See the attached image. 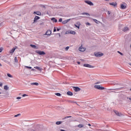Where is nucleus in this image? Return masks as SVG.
I'll list each match as a JSON object with an SVG mask.
<instances>
[{"label":"nucleus","mask_w":131,"mask_h":131,"mask_svg":"<svg viewBox=\"0 0 131 131\" xmlns=\"http://www.w3.org/2000/svg\"><path fill=\"white\" fill-rule=\"evenodd\" d=\"M95 89H97V90H105V88L101 86L100 85H94Z\"/></svg>","instance_id":"f257e3e1"},{"label":"nucleus","mask_w":131,"mask_h":131,"mask_svg":"<svg viewBox=\"0 0 131 131\" xmlns=\"http://www.w3.org/2000/svg\"><path fill=\"white\" fill-rule=\"evenodd\" d=\"M94 55L95 57L100 58V57H102V56H103V55L104 54L103 53H101V52H98V53H94Z\"/></svg>","instance_id":"f03ea898"},{"label":"nucleus","mask_w":131,"mask_h":131,"mask_svg":"<svg viewBox=\"0 0 131 131\" xmlns=\"http://www.w3.org/2000/svg\"><path fill=\"white\" fill-rule=\"evenodd\" d=\"M35 53H36L37 54H38V55H46V53H45V52L43 51H41L39 50H36L35 51Z\"/></svg>","instance_id":"7ed1b4c3"},{"label":"nucleus","mask_w":131,"mask_h":131,"mask_svg":"<svg viewBox=\"0 0 131 131\" xmlns=\"http://www.w3.org/2000/svg\"><path fill=\"white\" fill-rule=\"evenodd\" d=\"M73 88L75 92H80L81 89L78 86H73Z\"/></svg>","instance_id":"20e7f679"},{"label":"nucleus","mask_w":131,"mask_h":131,"mask_svg":"<svg viewBox=\"0 0 131 131\" xmlns=\"http://www.w3.org/2000/svg\"><path fill=\"white\" fill-rule=\"evenodd\" d=\"M83 66L84 67H87L88 68H94V66L88 63L84 64Z\"/></svg>","instance_id":"39448f33"},{"label":"nucleus","mask_w":131,"mask_h":131,"mask_svg":"<svg viewBox=\"0 0 131 131\" xmlns=\"http://www.w3.org/2000/svg\"><path fill=\"white\" fill-rule=\"evenodd\" d=\"M85 50H86V49L85 48L82 47V46L80 47L79 48V51H80V52H84Z\"/></svg>","instance_id":"423d86ee"},{"label":"nucleus","mask_w":131,"mask_h":131,"mask_svg":"<svg viewBox=\"0 0 131 131\" xmlns=\"http://www.w3.org/2000/svg\"><path fill=\"white\" fill-rule=\"evenodd\" d=\"M85 3L90 6H94V4H93L92 2L90 1H85Z\"/></svg>","instance_id":"0eeeda50"},{"label":"nucleus","mask_w":131,"mask_h":131,"mask_svg":"<svg viewBox=\"0 0 131 131\" xmlns=\"http://www.w3.org/2000/svg\"><path fill=\"white\" fill-rule=\"evenodd\" d=\"M114 112L115 114L117 115V116H122V114H121V113H119L118 111H115Z\"/></svg>","instance_id":"6e6552de"},{"label":"nucleus","mask_w":131,"mask_h":131,"mask_svg":"<svg viewBox=\"0 0 131 131\" xmlns=\"http://www.w3.org/2000/svg\"><path fill=\"white\" fill-rule=\"evenodd\" d=\"M122 30L124 31V32H126L129 30V29L127 27H125L122 29Z\"/></svg>","instance_id":"1a4fd4ad"},{"label":"nucleus","mask_w":131,"mask_h":131,"mask_svg":"<svg viewBox=\"0 0 131 131\" xmlns=\"http://www.w3.org/2000/svg\"><path fill=\"white\" fill-rule=\"evenodd\" d=\"M110 5L111 6H112L113 7H116V6H117V3L116 2L110 3Z\"/></svg>","instance_id":"9d476101"},{"label":"nucleus","mask_w":131,"mask_h":131,"mask_svg":"<svg viewBox=\"0 0 131 131\" xmlns=\"http://www.w3.org/2000/svg\"><path fill=\"white\" fill-rule=\"evenodd\" d=\"M80 25V23L79 22H77L76 23V24H75L74 26H75V27H76L77 28H78V29H79V26Z\"/></svg>","instance_id":"9b49d317"},{"label":"nucleus","mask_w":131,"mask_h":131,"mask_svg":"<svg viewBox=\"0 0 131 131\" xmlns=\"http://www.w3.org/2000/svg\"><path fill=\"white\" fill-rule=\"evenodd\" d=\"M121 9L122 10H125V9H126V6L124 5V4H121Z\"/></svg>","instance_id":"f8f14e48"},{"label":"nucleus","mask_w":131,"mask_h":131,"mask_svg":"<svg viewBox=\"0 0 131 131\" xmlns=\"http://www.w3.org/2000/svg\"><path fill=\"white\" fill-rule=\"evenodd\" d=\"M30 47L33 49H35L36 50H38V47H36L35 45H30Z\"/></svg>","instance_id":"ddd939ff"},{"label":"nucleus","mask_w":131,"mask_h":131,"mask_svg":"<svg viewBox=\"0 0 131 131\" xmlns=\"http://www.w3.org/2000/svg\"><path fill=\"white\" fill-rule=\"evenodd\" d=\"M15 50H16V48H13V49H12L9 51L10 54H13V53H14V52H15Z\"/></svg>","instance_id":"4468645a"},{"label":"nucleus","mask_w":131,"mask_h":131,"mask_svg":"<svg viewBox=\"0 0 131 131\" xmlns=\"http://www.w3.org/2000/svg\"><path fill=\"white\" fill-rule=\"evenodd\" d=\"M40 18L39 16H36L34 19V22L33 23H35L37 20H38Z\"/></svg>","instance_id":"2eb2a0df"},{"label":"nucleus","mask_w":131,"mask_h":131,"mask_svg":"<svg viewBox=\"0 0 131 131\" xmlns=\"http://www.w3.org/2000/svg\"><path fill=\"white\" fill-rule=\"evenodd\" d=\"M51 34H47V33H45V34H44L43 35V36L44 37H49V36H51Z\"/></svg>","instance_id":"dca6fc26"},{"label":"nucleus","mask_w":131,"mask_h":131,"mask_svg":"<svg viewBox=\"0 0 131 131\" xmlns=\"http://www.w3.org/2000/svg\"><path fill=\"white\" fill-rule=\"evenodd\" d=\"M51 21H53V22H55V23H57V22H58V20L55 17L52 18Z\"/></svg>","instance_id":"f3484780"},{"label":"nucleus","mask_w":131,"mask_h":131,"mask_svg":"<svg viewBox=\"0 0 131 131\" xmlns=\"http://www.w3.org/2000/svg\"><path fill=\"white\" fill-rule=\"evenodd\" d=\"M57 37H63V35L62 34L57 33L56 34Z\"/></svg>","instance_id":"a211bd4d"},{"label":"nucleus","mask_w":131,"mask_h":131,"mask_svg":"<svg viewBox=\"0 0 131 131\" xmlns=\"http://www.w3.org/2000/svg\"><path fill=\"white\" fill-rule=\"evenodd\" d=\"M67 94L68 96H73V93L70 91H68Z\"/></svg>","instance_id":"6ab92c4d"},{"label":"nucleus","mask_w":131,"mask_h":131,"mask_svg":"<svg viewBox=\"0 0 131 131\" xmlns=\"http://www.w3.org/2000/svg\"><path fill=\"white\" fill-rule=\"evenodd\" d=\"M34 68H35V69H37V70H39V71L42 70V69L39 67H34Z\"/></svg>","instance_id":"aec40b11"},{"label":"nucleus","mask_w":131,"mask_h":131,"mask_svg":"<svg viewBox=\"0 0 131 131\" xmlns=\"http://www.w3.org/2000/svg\"><path fill=\"white\" fill-rule=\"evenodd\" d=\"M31 85H38V83L37 82H34L31 83Z\"/></svg>","instance_id":"412c9836"},{"label":"nucleus","mask_w":131,"mask_h":131,"mask_svg":"<svg viewBox=\"0 0 131 131\" xmlns=\"http://www.w3.org/2000/svg\"><path fill=\"white\" fill-rule=\"evenodd\" d=\"M34 14H36V15H38V16H40V15L41 14V13H40V12H38V11H37L36 12H34Z\"/></svg>","instance_id":"4be33fe9"},{"label":"nucleus","mask_w":131,"mask_h":131,"mask_svg":"<svg viewBox=\"0 0 131 131\" xmlns=\"http://www.w3.org/2000/svg\"><path fill=\"white\" fill-rule=\"evenodd\" d=\"M81 15H86V16H90V14H89V13H86V12H84L81 13Z\"/></svg>","instance_id":"5701e85b"},{"label":"nucleus","mask_w":131,"mask_h":131,"mask_svg":"<svg viewBox=\"0 0 131 131\" xmlns=\"http://www.w3.org/2000/svg\"><path fill=\"white\" fill-rule=\"evenodd\" d=\"M93 21H94V22H95V23H96L97 24H98L99 23H100V21H99L97 19H93Z\"/></svg>","instance_id":"b1692460"},{"label":"nucleus","mask_w":131,"mask_h":131,"mask_svg":"<svg viewBox=\"0 0 131 131\" xmlns=\"http://www.w3.org/2000/svg\"><path fill=\"white\" fill-rule=\"evenodd\" d=\"M7 76H8V77H10V78H13V76L12 75H11V74H7Z\"/></svg>","instance_id":"393cba45"},{"label":"nucleus","mask_w":131,"mask_h":131,"mask_svg":"<svg viewBox=\"0 0 131 131\" xmlns=\"http://www.w3.org/2000/svg\"><path fill=\"white\" fill-rule=\"evenodd\" d=\"M4 90H5L6 91H8V90H9V87H8V85L4 86Z\"/></svg>","instance_id":"a878e982"},{"label":"nucleus","mask_w":131,"mask_h":131,"mask_svg":"<svg viewBox=\"0 0 131 131\" xmlns=\"http://www.w3.org/2000/svg\"><path fill=\"white\" fill-rule=\"evenodd\" d=\"M61 123H62V121H57L56 122V124H57V125H59V124H61Z\"/></svg>","instance_id":"bb28decb"},{"label":"nucleus","mask_w":131,"mask_h":131,"mask_svg":"<svg viewBox=\"0 0 131 131\" xmlns=\"http://www.w3.org/2000/svg\"><path fill=\"white\" fill-rule=\"evenodd\" d=\"M14 61L15 62V63H18V59L17 58V57H15L14 58Z\"/></svg>","instance_id":"cd10ccee"},{"label":"nucleus","mask_w":131,"mask_h":131,"mask_svg":"<svg viewBox=\"0 0 131 131\" xmlns=\"http://www.w3.org/2000/svg\"><path fill=\"white\" fill-rule=\"evenodd\" d=\"M46 33H52V31L51 30H48L47 31Z\"/></svg>","instance_id":"c85d7f7f"},{"label":"nucleus","mask_w":131,"mask_h":131,"mask_svg":"<svg viewBox=\"0 0 131 131\" xmlns=\"http://www.w3.org/2000/svg\"><path fill=\"white\" fill-rule=\"evenodd\" d=\"M83 126H84V125L82 124H79L78 125V127H80V128L83 127Z\"/></svg>","instance_id":"c756f323"},{"label":"nucleus","mask_w":131,"mask_h":131,"mask_svg":"<svg viewBox=\"0 0 131 131\" xmlns=\"http://www.w3.org/2000/svg\"><path fill=\"white\" fill-rule=\"evenodd\" d=\"M71 116H67L63 118V119H67V118H71Z\"/></svg>","instance_id":"7c9ffc66"},{"label":"nucleus","mask_w":131,"mask_h":131,"mask_svg":"<svg viewBox=\"0 0 131 131\" xmlns=\"http://www.w3.org/2000/svg\"><path fill=\"white\" fill-rule=\"evenodd\" d=\"M56 96H57L58 97H61V94L60 93H56Z\"/></svg>","instance_id":"2f4dec72"},{"label":"nucleus","mask_w":131,"mask_h":131,"mask_svg":"<svg viewBox=\"0 0 131 131\" xmlns=\"http://www.w3.org/2000/svg\"><path fill=\"white\" fill-rule=\"evenodd\" d=\"M117 53H118V54H120L121 56H123V53L120 52V51H117Z\"/></svg>","instance_id":"473e14b6"},{"label":"nucleus","mask_w":131,"mask_h":131,"mask_svg":"<svg viewBox=\"0 0 131 131\" xmlns=\"http://www.w3.org/2000/svg\"><path fill=\"white\" fill-rule=\"evenodd\" d=\"M25 68H28V69H32V67H31L25 66Z\"/></svg>","instance_id":"72a5a7b5"},{"label":"nucleus","mask_w":131,"mask_h":131,"mask_svg":"<svg viewBox=\"0 0 131 131\" xmlns=\"http://www.w3.org/2000/svg\"><path fill=\"white\" fill-rule=\"evenodd\" d=\"M68 33H75V31H71L70 32H68Z\"/></svg>","instance_id":"f704fd0d"},{"label":"nucleus","mask_w":131,"mask_h":131,"mask_svg":"<svg viewBox=\"0 0 131 131\" xmlns=\"http://www.w3.org/2000/svg\"><path fill=\"white\" fill-rule=\"evenodd\" d=\"M68 22V21H67V20L63 21L62 22V24H66V23H67Z\"/></svg>","instance_id":"c9c22d12"},{"label":"nucleus","mask_w":131,"mask_h":131,"mask_svg":"<svg viewBox=\"0 0 131 131\" xmlns=\"http://www.w3.org/2000/svg\"><path fill=\"white\" fill-rule=\"evenodd\" d=\"M4 62H5V63H7V64H10V62L8 61V60H4Z\"/></svg>","instance_id":"e433bc0d"},{"label":"nucleus","mask_w":131,"mask_h":131,"mask_svg":"<svg viewBox=\"0 0 131 131\" xmlns=\"http://www.w3.org/2000/svg\"><path fill=\"white\" fill-rule=\"evenodd\" d=\"M20 115H21V114H17V115H15V116H14V117H18V116H20Z\"/></svg>","instance_id":"4c0bfd02"},{"label":"nucleus","mask_w":131,"mask_h":131,"mask_svg":"<svg viewBox=\"0 0 131 131\" xmlns=\"http://www.w3.org/2000/svg\"><path fill=\"white\" fill-rule=\"evenodd\" d=\"M69 48H70V47H68V46L67 47L65 48V50H66V51H67L68 50H69Z\"/></svg>","instance_id":"58836bf2"},{"label":"nucleus","mask_w":131,"mask_h":131,"mask_svg":"<svg viewBox=\"0 0 131 131\" xmlns=\"http://www.w3.org/2000/svg\"><path fill=\"white\" fill-rule=\"evenodd\" d=\"M28 95H27V94H24V95H23V97H28Z\"/></svg>","instance_id":"ea45409f"},{"label":"nucleus","mask_w":131,"mask_h":131,"mask_svg":"<svg viewBox=\"0 0 131 131\" xmlns=\"http://www.w3.org/2000/svg\"><path fill=\"white\" fill-rule=\"evenodd\" d=\"M115 90H116V91H120V90H121V88H118Z\"/></svg>","instance_id":"a19ab883"},{"label":"nucleus","mask_w":131,"mask_h":131,"mask_svg":"<svg viewBox=\"0 0 131 131\" xmlns=\"http://www.w3.org/2000/svg\"><path fill=\"white\" fill-rule=\"evenodd\" d=\"M62 21H63V19H62V18H60L59 19V22H62Z\"/></svg>","instance_id":"79ce46f5"},{"label":"nucleus","mask_w":131,"mask_h":131,"mask_svg":"<svg viewBox=\"0 0 131 131\" xmlns=\"http://www.w3.org/2000/svg\"><path fill=\"white\" fill-rule=\"evenodd\" d=\"M57 31V30L56 29V28H54V29L53 30V32H56Z\"/></svg>","instance_id":"37998d69"},{"label":"nucleus","mask_w":131,"mask_h":131,"mask_svg":"<svg viewBox=\"0 0 131 131\" xmlns=\"http://www.w3.org/2000/svg\"><path fill=\"white\" fill-rule=\"evenodd\" d=\"M99 83H101V82H97L95 83V84H99Z\"/></svg>","instance_id":"c03bdc74"},{"label":"nucleus","mask_w":131,"mask_h":131,"mask_svg":"<svg viewBox=\"0 0 131 131\" xmlns=\"http://www.w3.org/2000/svg\"><path fill=\"white\" fill-rule=\"evenodd\" d=\"M86 25H89V26H90L91 24H90L89 23H87Z\"/></svg>","instance_id":"a18cd8bd"},{"label":"nucleus","mask_w":131,"mask_h":131,"mask_svg":"<svg viewBox=\"0 0 131 131\" xmlns=\"http://www.w3.org/2000/svg\"><path fill=\"white\" fill-rule=\"evenodd\" d=\"M61 30V29L57 28V31H60Z\"/></svg>","instance_id":"49530a36"},{"label":"nucleus","mask_w":131,"mask_h":131,"mask_svg":"<svg viewBox=\"0 0 131 131\" xmlns=\"http://www.w3.org/2000/svg\"><path fill=\"white\" fill-rule=\"evenodd\" d=\"M3 52V49L1 48L0 49V53H2Z\"/></svg>","instance_id":"de8ad7c7"},{"label":"nucleus","mask_w":131,"mask_h":131,"mask_svg":"<svg viewBox=\"0 0 131 131\" xmlns=\"http://www.w3.org/2000/svg\"><path fill=\"white\" fill-rule=\"evenodd\" d=\"M107 14H108V15H110V14H111V12H110V11H108Z\"/></svg>","instance_id":"09e8293b"},{"label":"nucleus","mask_w":131,"mask_h":131,"mask_svg":"<svg viewBox=\"0 0 131 131\" xmlns=\"http://www.w3.org/2000/svg\"><path fill=\"white\" fill-rule=\"evenodd\" d=\"M0 86H3V83L0 82Z\"/></svg>","instance_id":"8fccbe9b"},{"label":"nucleus","mask_w":131,"mask_h":131,"mask_svg":"<svg viewBox=\"0 0 131 131\" xmlns=\"http://www.w3.org/2000/svg\"><path fill=\"white\" fill-rule=\"evenodd\" d=\"M16 99L17 100H19L20 99H21V97H17Z\"/></svg>","instance_id":"3c124183"},{"label":"nucleus","mask_w":131,"mask_h":131,"mask_svg":"<svg viewBox=\"0 0 131 131\" xmlns=\"http://www.w3.org/2000/svg\"><path fill=\"white\" fill-rule=\"evenodd\" d=\"M31 71H35V69H32L31 70Z\"/></svg>","instance_id":"603ef678"},{"label":"nucleus","mask_w":131,"mask_h":131,"mask_svg":"<svg viewBox=\"0 0 131 131\" xmlns=\"http://www.w3.org/2000/svg\"><path fill=\"white\" fill-rule=\"evenodd\" d=\"M97 131H102V129H97Z\"/></svg>","instance_id":"864d4df0"},{"label":"nucleus","mask_w":131,"mask_h":131,"mask_svg":"<svg viewBox=\"0 0 131 131\" xmlns=\"http://www.w3.org/2000/svg\"><path fill=\"white\" fill-rule=\"evenodd\" d=\"M71 19H67L66 21H68V22H69L70 21Z\"/></svg>","instance_id":"5fc2aeb1"},{"label":"nucleus","mask_w":131,"mask_h":131,"mask_svg":"<svg viewBox=\"0 0 131 131\" xmlns=\"http://www.w3.org/2000/svg\"><path fill=\"white\" fill-rule=\"evenodd\" d=\"M77 64H78V65H79V64H80V62L78 61V62H77Z\"/></svg>","instance_id":"6e6d98bb"},{"label":"nucleus","mask_w":131,"mask_h":131,"mask_svg":"<svg viewBox=\"0 0 131 131\" xmlns=\"http://www.w3.org/2000/svg\"><path fill=\"white\" fill-rule=\"evenodd\" d=\"M40 25H43V23H41L40 24Z\"/></svg>","instance_id":"4d7b16f0"},{"label":"nucleus","mask_w":131,"mask_h":131,"mask_svg":"<svg viewBox=\"0 0 131 131\" xmlns=\"http://www.w3.org/2000/svg\"><path fill=\"white\" fill-rule=\"evenodd\" d=\"M88 125H89V126H91V125H91V124H89Z\"/></svg>","instance_id":"13d9d810"},{"label":"nucleus","mask_w":131,"mask_h":131,"mask_svg":"<svg viewBox=\"0 0 131 131\" xmlns=\"http://www.w3.org/2000/svg\"><path fill=\"white\" fill-rule=\"evenodd\" d=\"M106 1V2H109V0H104Z\"/></svg>","instance_id":"bf43d9fd"},{"label":"nucleus","mask_w":131,"mask_h":131,"mask_svg":"<svg viewBox=\"0 0 131 131\" xmlns=\"http://www.w3.org/2000/svg\"><path fill=\"white\" fill-rule=\"evenodd\" d=\"M0 66L2 67V63H0Z\"/></svg>","instance_id":"052dcab7"},{"label":"nucleus","mask_w":131,"mask_h":131,"mask_svg":"<svg viewBox=\"0 0 131 131\" xmlns=\"http://www.w3.org/2000/svg\"><path fill=\"white\" fill-rule=\"evenodd\" d=\"M81 16H79L78 18H80Z\"/></svg>","instance_id":"680f3d73"},{"label":"nucleus","mask_w":131,"mask_h":131,"mask_svg":"<svg viewBox=\"0 0 131 131\" xmlns=\"http://www.w3.org/2000/svg\"><path fill=\"white\" fill-rule=\"evenodd\" d=\"M0 26H2V24H0Z\"/></svg>","instance_id":"e2e57ef3"},{"label":"nucleus","mask_w":131,"mask_h":131,"mask_svg":"<svg viewBox=\"0 0 131 131\" xmlns=\"http://www.w3.org/2000/svg\"><path fill=\"white\" fill-rule=\"evenodd\" d=\"M1 94H2V92H0V95H1Z\"/></svg>","instance_id":"0e129e2a"},{"label":"nucleus","mask_w":131,"mask_h":131,"mask_svg":"<svg viewBox=\"0 0 131 131\" xmlns=\"http://www.w3.org/2000/svg\"><path fill=\"white\" fill-rule=\"evenodd\" d=\"M66 33H67V32H66Z\"/></svg>","instance_id":"69168bd1"},{"label":"nucleus","mask_w":131,"mask_h":131,"mask_svg":"<svg viewBox=\"0 0 131 131\" xmlns=\"http://www.w3.org/2000/svg\"><path fill=\"white\" fill-rule=\"evenodd\" d=\"M114 84H116V83H114Z\"/></svg>","instance_id":"338daca9"}]
</instances>
